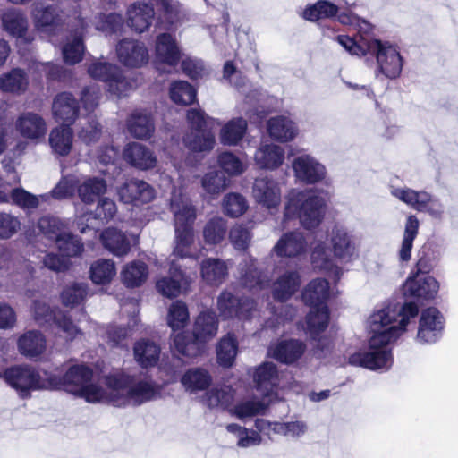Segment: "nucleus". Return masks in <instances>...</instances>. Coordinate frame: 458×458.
I'll return each mask as SVG.
<instances>
[{
    "label": "nucleus",
    "mask_w": 458,
    "mask_h": 458,
    "mask_svg": "<svg viewBox=\"0 0 458 458\" xmlns=\"http://www.w3.org/2000/svg\"><path fill=\"white\" fill-rule=\"evenodd\" d=\"M419 308L413 302L403 306L385 303L370 313L366 328L370 336V344H393L401 340L408 331L411 320L417 317Z\"/></svg>",
    "instance_id": "1"
},
{
    "label": "nucleus",
    "mask_w": 458,
    "mask_h": 458,
    "mask_svg": "<svg viewBox=\"0 0 458 458\" xmlns=\"http://www.w3.org/2000/svg\"><path fill=\"white\" fill-rule=\"evenodd\" d=\"M330 249L326 243L315 239L311 245L310 259L314 268L321 271L335 270L340 273V268L334 263V258L344 263H350L359 257V249L353 235L346 228L335 225L327 234Z\"/></svg>",
    "instance_id": "2"
},
{
    "label": "nucleus",
    "mask_w": 458,
    "mask_h": 458,
    "mask_svg": "<svg viewBox=\"0 0 458 458\" xmlns=\"http://www.w3.org/2000/svg\"><path fill=\"white\" fill-rule=\"evenodd\" d=\"M108 388L106 403L116 407L140 405L157 398L160 387L151 379H135L129 376L118 374L106 377Z\"/></svg>",
    "instance_id": "3"
},
{
    "label": "nucleus",
    "mask_w": 458,
    "mask_h": 458,
    "mask_svg": "<svg viewBox=\"0 0 458 458\" xmlns=\"http://www.w3.org/2000/svg\"><path fill=\"white\" fill-rule=\"evenodd\" d=\"M336 41L351 55L361 56L369 53L376 55L379 72L388 79L397 78L403 69V58L397 48L388 42L360 37L359 41L349 36L339 35Z\"/></svg>",
    "instance_id": "4"
},
{
    "label": "nucleus",
    "mask_w": 458,
    "mask_h": 458,
    "mask_svg": "<svg viewBox=\"0 0 458 458\" xmlns=\"http://www.w3.org/2000/svg\"><path fill=\"white\" fill-rule=\"evenodd\" d=\"M50 386L84 398L89 403L106 402L108 388L93 382V371L84 364L73 365L61 377H50Z\"/></svg>",
    "instance_id": "5"
},
{
    "label": "nucleus",
    "mask_w": 458,
    "mask_h": 458,
    "mask_svg": "<svg viewBox=\"0 0 458 458\" xmlns=\"http://www.w3.org/2000/svg\"><path fill=\"white\" fill-rule=\"evenodd\" d=\"M325 200L314 191H289L284 211V223L293 217H299L300 223L306 229L317 227L324 216Z\"/></svg>",
    "instance_id": "6"
},
{
    "label": "nucleus",
    "mask_w": 458,
    "mask_h": 458,
    "mask_svg": "<svg viewBox=\"0 0 458 458\" xmlns=\"http://www.w3.org/2000/svg\"><path fill=\"white\" fill-rule=\"evenodd\" d=\"M0 378L14 389L21 398L30 396L31 391L51 387L50 377L45 379L40 373L30 366H13L0 371Z\"/></svg>",
    "instance_id": "7"
},
{
    "label": "nucleus",
    "mask_w": 458,
    "mask_h": 458,
    "mask_svg": "<svg viewBox=\"0 0 458 458\" xmlns=\"http://www.w3.org/2000/svg\"><path fill=\"white\" fill-rule=\"evenodd\" d=\"M390 193L413 209L419 212H427L433 218L441 219L444 216V204L439 199L425 191L391 186Z\"/></svg>",
    "instance_id": "8"
},
{
    "label": "nucleus",
    "mask_w": 458,
    "mask_h": 458,
    "mask_svg": "<svg viewBox=\"0 0 458 458\" xmlns=\"http://www.w3.org/2000/svg\"><path fill=\"white\" fill-rule=\"evenodd\" d=\"M31 313L36 322L40 325L54 321L64 332L67 341H81L82 334L71 319L60 310L55 311L43 300H35L31 305Z\"/></svg>",
    "instance_id": "9"
},
{
    "label": "nucleus",
    "mask_w": 458,
    "mask_h": 458,
    "mask_svg": "<svg viewBox=\"0 0 458 458\" xmlns=\"http://www.w3.org/2000/svg\"><path fill=\"white\" fill-rule=\"evenodd\" d=\"M388 345H368L366 348L351 354L349 364L362 367L374 371H386L393 365L392 350Z\"/></svg>",
    "instance_id": "10"
},
{
    "label": "nucleus",
    "mask_w": 458,
    "mask_h": 458,
    "mask_svg": "<svg viewBox=\"0 0 458 458\" xmlns=\"http://www.w3.org/2000/svg\"><path fill=\"white\" fill-rule=\"evenodd\" d=\"M252 197L262 208L269 211L277 209L282 201L280 183L268 176L259 177L253 182Z\"/></svg>",
    "instance_id": "11"
},
{
    "label": "nucleus",
    "mask_w": 458,
    "mask_h": 458,
    "mask_svg": "<svg viewBox=\"0 0 458 458\" xmlns=\"http://www.w3.org/2000/svg\"><path fill=\"white\" fill-rule=\"evenodd\" d=\"M292 168L295 178L307 184L319 182L327 175L325 165L310 154H301L293 158Z\"/></svg>",
    "instance_id": "12"
},
{
    "label": "nucleus",
    "mask_w": 458,
    "mask_h": 458,
    "mask_svg": "<svg viewBox=\"0 0 458 458\" xmlns=\"http://www.w3.org/2000/svg\"><path fill=\"white\" fill-rule=\"evenodd\" d=\"M174 229L193 228L197 217L196 208L191 199L181 191H174L170 200Z\"/></svg>",
    "instance_id": "13"
},
{
    "label": "nucleus",
    "mask_w": 458,
    "mask_h": 458,
    "mask_svg": "<svg viewBox=\"0 0 458 458\" xmlns=\"http://www.w3.org/2000/svg\"><path fill=\"white\" fill-rule=\"evenodd\" d=\"M118 60L124 66L138 68L148 62V51L142 42L123 39L116 46Z\"/></svg>",
    "instance_id": "14"
},
{
    "label": "nucleus",
    "mask_w": 458,
    "mask_h": 458,
    "mask_svg": "<svg viewBox=\"0 0 458 458\" xmlns=\"http://www.w3.org/2000/svg\"><path fill=\"white\" fill-rule=\"evenodd\" d=\"M119 199L127 204H144L155 198V191L148 182L139 179L127 180L117 189Z\"/></svg>",
    "instance_id": "15"
},
{
    "label": "nucleus",
    "mask_w": 458,
    "mask_h": 458,
    "mask_svg": "<svg viewBox=\"0 0 458 458\" xmlns=\"http://www.w3.org/2000/svg\"><path fill=\"white\" fill-rule=\"evenodd\" d=\"M445 319L436 308L424 310L420 318L417 338L420 342L432 343L438 340L444 328Z\"/></svg>",
    "instance_id": "16"
},
{
    "label": "nucleus",
    "mask_w": 458,
    "mask_h": 458,
    "mask_svg": "<svg viewBox=\"0 0 458 458\" xmlns=\"http://www.w3.org/2000/svg\"><path fill=\"white\" fill-rule=\"evenodd\" d=\"M406 297L431 300L439 290L438 282L430 276H418L409 277L403 287Z\"/></svg>",
    "instance_id": "17"
},
{
    "label": "nucleus",
    "mask_w": 458,
    "mask_h": 458,
    "mask_svg": "<svg viewBox=\"0 0 458 458\" xmlns=\"http://www.w3.org/2000/svg\"><path fill=\"white\" fill-rule=\"evenodd\" d=\"M181 265L172 259L169 268V276L162 277L156 284L157 290L168 298L178 296L182 290L190 284L189 278L180 269Z\"/></svg>",
    "instance_id": "18"
},
{
    "label": "nucleus",
    "mask_w": 458,
    "mask_h": 458,
    "mask_svg": "<svg viewBox=\"0 0 458 458\" xmlns=\"http://www.w3.org/2000/svg\"><path fill=\"white\" fill-rule=\"evenodd\" d=\"M2 28L10 36L23 42H30L32 38L28 35V19L23 12L10 8L2 14Z\"/></svg>",
    "instance_id": "19"
},
{
    "label": "nucleus",
    "mask_w": 458,
    "mask_h": 458,
    "mask_svg": "<svg viewBox=\"0 0 458 458\" xmlns=\"http://www.w3.org/2000/svg\"><path fill=\"white\" fill-rule=\"evenodd\" d=\"M17 131L25 139L39 140L47 133V123L42 116L33 112L21 114L16 122Z\"/></svg>",
    "instance_id": "20"
},
{
    "label": "nucleus",
    "mask_w": 458,
    "mask_h": 458,
    "mask_svg": "<svg viewBox=\"0 0 458 458\" xmlns=\"http://www.w3.org/2000/svg\"><path fill=\"white\" fill-rule=\"evenodd\" d=\"M217 306L225 318H248L250 312L255 308V303L251 300H240L229 292H223L218 298Z\"/></svg>",
    "instance_id": "21"
},
{
    "label": "nucleus",
    "mask_w": 458,
    "mask_h": 458,
    "mask_svg": "<svg viewBox=\"0 0 458 458\" xmlns=\"http://www.w3.org/2000/svg\"><path fill=\"white\" fill-rule=\"evenodd\" d=\"M31 16L36 29L41 32H50L64 21L62 11L56 5L36 4Z\"/></svg>",
    "instance_id": "22"
},
{
    "label": "nucleus",
    "mask_w": 458,
    "mask_h": 458,
    "mask_svg": "<svg viewBox=\"0 0 458 458\" xmlns=\"http://www.w3.org/2000/svg\"><path fill=\"white\" fill-rule=\"evenodd\" d=\"M52 113L56 122L71 126L79 114L77 100L71 93L62 92L54 98Z\"/></svg>",
    "instance_id": "23"
},
{
    "label": "nucleus",
    "mask_w": 458,
    "mask_h": 458,
    "mask_svg": "<svg viewBox=\"0 0 458 458\" xmlns=\"http://www.w3.org/2000/svg\"><path fill=\"white\" fill-rule=\"evenodd\" d=\"M255 387L263 395L272 394L279 384V375L276 366L270 361H265L255 367L252 372Z\"/></svg>",
    "instance_id": "24"
},
{
    "label": "nucleus",
    "mask_w": 458,
    "mask_h": 458,
    "mask_svg": "<svg viewBox=\"0 0 458 458\" xmlns=\"http://www.w3.org/2000/svg\"><path fill=\"white\" fill-rule=\"evenodd\" d=\"M307 246L303 233L294 231L284 233L273 250L280 257L294 258L305 254Z\"/></svg>",
    "instance_id": "25"
},
{
    "label": "nucleus",
    "mask_w": 458,
    "mask_h": 458,
    "mask_svg": "<svg viewBox=\"0 0 458 458\" xmlns=\"http://www.w3.org/2000/svg\"><path fill=\"white\" fill-rule=\"evenodd\" d=\"M123 157L131 166L140 170H148L157 165L155 154L148 147L138 142L126 145Z\"/></svg>",
    "instance_id": "26"
},
{
    "label": "nucleus",
    "mask_w": 458,
    "mask_h": 458,
    "mask_svg": "<svg viewBox=\"0 0 458 458\" xmlns=\"http://www.w3.org/2000/svg\"><path fill=\"white\" fill-rule=\"evenodd\" d=\"M155 52L157 61L169 66H175L182 57L178 43L170 33H162L157 37Z\"/></svg>",
    "instance_id": "27"
},
{
    "label": "nucleus",
    "mask_w": 458,
    "mask_h": 458,
    "mask_svg": "<svg viewBox=\"0 0 458 458\" xmlns=\"http://www.w3.org/2000/svg\"><path fill=\"white\" fill-rule=\"evenodd\" d=\"M256 165L261 169L275 170L284 160V149L274 143L261 145L254 156Z\"/></svg>",
    "instance_id": "28"
},
{
    "label": "nucleus",
    "mask_w": 458,
    "mask_h": 458,
    "mask_svg": "<svg viewBox=\"0 0 458 458\" xmlns=\"http://www.w3.org/2000/svg\"><path fill=\"white\" fill-rule=\"evenodd\" d=\"M267 130L269 136L280 142H288L298 135V127L286 116H276L267 121Z\"/></svg>",
    "instance_id": "29"
},
{
    "label": "nucleus",
    "mask_w": 458,
    "mask_h": 458,
    "mask_svg": "<svg viewBox=\"0 0 458 458\" xmlns=\"http://www.w3.org/2000/svg\"><path fill=\"white\" fill-rule=\"evenodd\" d=\"M330 295L328 282L321 278L310 281L302 292L303 301L310 308L327 306Z\"/></svg>",
    "instance_id": "30"
},
{
    "label": "nucleus",
    "mask_w": 458,
    "mask_h": 458,
    "mask_svg": "<svg viewBox=\"0 0 458 458\" xmlns=\"http://www.w3.org/2000/svg\"><path fill=\"white\" fill-rule=\"evenodd\" d=\"M248 128L246 119L236 117L224 123L219 131V140L225 146H237L244 138Z\"/></svg>",
    "instance_id": "31"
},
{
    "label": "nucleus",
    "mask_w": 458,
    "mask_h": 458,
    "mask_svg": "<svg viewBox=\"0 0 458 458\" xmlns=\"http://www.w3.org/2000/svg\"><path fill=\"white\" fill-rule=\"evenodd\" d=\"M329 323V310L327 306L310 308L305 320L303 329L312 340H316L326 330Z\"/></svg>",
    "instance_id": "32"
},
{
    "label": "nucleus",
    "mask_w": 458,
    "mask_h": 458,
    "mask_svg": "<svg viewBox=\"0 0 458 458\" xmlns=\"http://www.w3.org/2000/svg\"><path fill=\"white\" fill-rule=\"evenodd\" d=\"M128 25L136 32L142 33L145 31L154 18V9L147 4H133L127 12Z\"/></svg>",
    "instance_id": "33"
},
{
    "label": "nucleus",
    "mask_w": 458,
    "mask_h": 458,
    "mask_svg": "<svg viewBox=\"0 0 458 458\" xmlns=\"http://www.w3.org/2000/svg\"><path fill=\"white\" fill-rule=\"evenodd\" d=\"M301 284L300 276L296 271H287L281 275L273 284L275 299L284 301L297 292Z\"/></svg>",
    "instance_id": "34"
},
{
    "label": "nucleus",
    "mask_w": 458,
    "mask_h": 458,
    "mask_svg": "<svg viewBox=\"0 0 458 458\" xmlns=\"http://www.w3.org/2000/svg\"><path fill=\"white\" fill-rule=\"evenodd\" d=\"M174 247L172 255L180 259H197L199 255L193 249L195 242L193 228L174 229Z\"/></svg>",
    "instance_id": "35"
},
{
    "label": "nucleus",
    "mask_w": 458,
    "mask_h": 458,
    "mask_svg": "<svg viewBox=\"0 0 458 458\" xmlns=\"http://www.w3.org/2000/svg\"><path fill=\"white\" fill-rule=\"evenodd\" d=\"M100 239L104 247L114 256H125L131 250L130 242L125 234L115 228L106 229Z\"/></svg>",
    "instance_id": "36"
},
{
    "label": "nucleus",
    "mask_w": 458,
    "mask_h": 458,
    "mask_svg": "<svg viewBox=\"0 0 458 458\" xmlns=\"http://www.w3.org/2000/svg\"><path fill=\"white\" fill-rule=\"evenodd\" d=\"M217 332V319L213 311H204L197 318L193 327L196 342L202 343L212 339Z\"/></svg>",
    "instance_id": "37"
},
{
    "label": "nucleus",
    "mask_w": 458,
    "mask_h": 458,
    "mask_svg": "<svg viewBox=\"0 0 458 458\" xmlns=\"http://www.w3.org/2000/svg\"><path fill=\"white\" fill-rule=\"evenodd\" d=\"M129 132L137 139H148L154 131V123L147 112L135 111L127 121Z\"/></svg>",
    "instance_id": "38"
},
{
    "label": "nucleus",
    "mask_w": 458,
    "mask_h": 458,
    "mask_svg": "<svg viewBox=\"0 0 458 458\" xmlns=\"http://www.w3.org/2000/svg\"><path fill=\"white\" fill-rule=\"evenodd\" d=\"M29 85V79L25 72L15 68L0 76V90L12 94L23 93Z\"/></svg>",
    "instance_id": "39"
},
{
    "label": "nucleus",
    "mask_w": 458,
    "mask_h": 458,
    "mask_svg": "<svg viewBox=\"0 0 458 458\" xmlns=\"http://www.w3.org/2000/svg\"><path fill=\"white\" fill-rule=\"evenodd\" d=\"M72 130L68 125L54 128L49 134V144L55 154L67 156L72 147Z\"/></svg>",
    "instance_id": "40"
},
{
    "label": "nucleus",
    "mask_w": 458,
    "mask_h": 458,
    "mask_svg": "<svg viewBox=\"0 0 458 458\" xmlns=\"http://www.w3.org/2000/svg\"><path fill=\"white\" fill-rule=\"evenodd\" d=\"M212 377L208 370L200 368L188 369L181 378V383L190 393H197L208 388Z\"/></svg>",
    "instance_id": "41"
},
{
    "label": "nucleus",
    "mask_w": 458,
    "mask_h": 458,
    "mask_svg": "<svg viewBox=\"0 0 458 458\" xmlns=\"http://www.w3.org/2000/svg\"><path fill=\"white\" fill-rule=\"evenodd\" d=\"M200 273L207 284H219L227 276V266L221 259L208 258L201 262Z\"/></svg>",
    "instance_id": "42"
},
{
    "label": "nucleus",
    "mask_w": 458,
    "mask_h": 458,
    "mask_svg": "<svg viewBox=\"0 0 458 458\" xmlns=\"http://www.w3.org/2000/svg\"><path fill=\"white\" fill-rule=\"evenodd\" d=\"M148 268L142 261H132L126 264L121 271V279L130 288L141 285L148 278Z\"/></svg>",
    "instance_id": "43"
},
{
    "label": "nucleus",
    "mask_w": 458,
    "mask_h": 458,
    "mask_svg": "<svg viewBox=\"0 0 458 458\" xmlns=\"http://www.w3.org/2000/svg\"><path fill=\"white\" fill-rule=\"evenodd\" d=\"M234 390L229 386H219L209 389L204 397V403L211 409H227L233 402Z\"/></svg>",
    "instance_id": "44"
},
{
    "label": "nucleus",
    "mask_w": 458,
    "mask_h": 458,
    "mask_svg": "<svg viewBox=\"0 0 458 458\" xmlns=\"http://www.w3.org/2000/svg\"><path fill=\"white\" fill-rule=\"evenodd\" d=\"M115 275L116 267L112 259H99L90 266L89 277L95 284H108Z\"/></svg>",
    "instance_id": "45"
},
{
    "label": "nucleus",
    "mask_w": 458,
    "mask_h": 458,
    "mask_svg": "<svg viewBox=\"0 0 458 458\" xmlns=\"http://www.w3.org/2000/svg\"><path fill=\"white\" fill-rule=\"evenodd\" d=\"M227 232V221L222 216H214L204 225L202 236L207 244L218 245L225 240Z\"/></svg>",
    "instance_id": "46"
},
{
    "label": "nucleus",
    "mask_w": 458,
    "mask_h": 458,
    "mask_svg": "<svg viewBox=\"0 0 458 458\" xmlns=\"http://www.w3.org/2000/svg\"><path fill=\"white\" fill-rule=\"evenodd\" d=\"M241 283L250 290L263 289L267 285V279L257 268L256 261L250 258L241 265Z\"/></svg>",
    "instance_id": "47"
},
{
    "label": "nucleus",
    "mask_w": 458,
    "mask_h": 458,
    "mask_svg": "<svg viewBox=\"0 0 458 458\" xmlns=\"http://www.w3.org/2000/svg\"><path fill=\"white\" fill-rule=\"evenodd\" d=\"M418 231L419 220L414 215H410L405 223L404 233L398 251L400 260L407 262L411 259L413 241L418 235Z\"/></svg>",
    "instance_id": "48"
},
{
    "label": "nucleus",
    "mask_w": 458,
    "mask_h": 458,
    "mask_svg": "<svg viewBox=\"0 0 458 458\" xmlns=\"http://www.w3.org/2000/svg\"><path fill=\"white\" fill-rule=\"evenodd\" d=\"M81 31L76 32L72 39H69L63 47V56L65 63L73 64L79 63L84 53L82 31L87 27L85 21L79 18Z\"/></svg>",
    "instance_id": "49"
},
{
    "label": "nucleus",
    "mask_w": 458,
    "mask_h": 458,
    "mask_svg": "<svg viewBox=\"0 0 458 458\" xmlns=\"http://www.w3.org/2000/svg\"><path fill=\"white\" fill-rule=\"evenodd\" d=\"M226 430L236 438V445L239 448H250L258 446L262 442L261 435L256 430L242 427L235 423L226 426Z\"/></svg>",
    "instance_id": "50"
},
{
    "label": "nucleus",
    "mask_w": 458,
    "mask_h": 458,
    "mask_svg": "<svg viewBox=\"0 0 458 458\" xmlns=\"http://www.w3.org/2000/svg\"><path fill=\"white\" fill-rule=\"evenodd\" d=\"M77 188L81 200L86 204H90L106 191V183L102 178L89 177Z\"/></svg>",
    "instance_id": "51"
},
{
    "label": "nucleus",
    "mask_w": 458,
    "mask_h": 458,
    "mask_svg": "<svg viewBox=\"0 0 458 458\" xmlns=\"http://www.w3.org/2000/svg\"><path fill=\"white\" fill-rule=\"evenodd\" d=\"M185 146L193 152H209L216 143L211 131H196L187 134L183 139Z\"/></svg>",
    "instance_id": "52"
},
{
    "label": "nucleus",
    "mask_w": 458,
    "mask_h": 458,
    "mask_svg": "<svg viewBox=\"0 0 458 458\" xmlns=\"http://www.w3.org/2000/svg\"><path fill=\"white\" fill-rule=\"evenodd\" d=\"M338 13V7L331 2L320 0L313 4L307 5L301 13L303 19L309 21H318L330 19Z\"/></svg>",
    "instance_id": "53"
},
{
    "label": "nucleus",
    "mask_w": 458,
    "mask_h": 458,
    "mask_svg": "<svg viewBox=\"0 0 458 458\" xmlns=\"http://www.w3.org/2000/svg\"><path fill=\"white\" fill-rule=\"evenodd\" d=\"M304 345H269L267 355L277 361L291 364L301 358Z\"/></svg>",
    "instance_id": "54"
},
{
    "label": "nucleus",
    "mask_w": 458,
    "mask_h": 458,
    "mask_svg": "<svg viewBox=\"0 0 458 458\" xmlns=\"http://www.w3.org/2000/svg\"><path fill=\"white\" fill-rule=\"evenodd\" d=\"M249 208L246 198L236 192H230L225 195L222 200V209L225 215L237 218L242 216Z\"/></svg>",
    "instance_id": "55"
},
{
    "label": "nucleus",
    "mask_w": 458,
    "mask_h": 458,
    "mask_svg": "<svg viewBox=\"0 0 458 458\" xmlns=\"http://www.w3.org/2000/svg\"><path fill=\"white\" fill-rule=\"evenodd\" d=\"M48 194L34 195L22 188L11 190L12 203L23 209L36 208L40 203L47 201Z\"/></svg>",
    "instance_id": "56"
},
{
    "label": "nucleus",
    "mask_w": 458,
    "mask_h": 458,
    "mask_svg": "<svg viewBox=\"0 0 458 458\" xmlns=\"http://www.w3.org/2000/svg\"><path fill=\"white\" fill-rule=\"evenodd\" d=\"M170 98L178 105H191L196 100V89L187 81H174L170 87Z\"/></svg>",
    "instance_id": "57"
},
{
    "label": "nucleus",
    "mask_w": 458,
    "mask_h": 458,
    "mask_svg": "<svg viewBox=\"0 0 458 458\" xmlns=\"http://www.w3.org/2000/svg\"><path fill=\"white\" fill-rule=\"evenodd\" d=\"M65 224L58 217L52 216H44L38 222V228L49 240H57L59 236L64 233L63 231Z\"/></svg>",
    "instance_id": "58"
},
{
    "label": "nucleus",
    "mask_w": 458,
    "mask_h": 458,
    "mask_svg": "<svg viewBox=\"0 0 458 458\" xmlns=\"http://www.w3.org/2000/svg\"><path fill=\"white\" fill-rule=\"evenodd\" d=\"M189 320V312L185 303L177 301L174 302L168 312V325L174 332L179 330L187 324Z\"/></svg>",
    "instance_id": "59"
},
{
    "label": "nucleus",
    "mask_w": 458,
    "mask_h": 458,
    "mask_svg": "<svg viewBox=\"0 0 458 458\" xmlns=\"http://www.w3.org/2000/svg\"><path fill=\"white\" fill-rule=\"evenodd\" d=\"M56 247L63 256L72 257L80 255L83 250V244L81 241L70 234L64 233L55 241Z\"/></svg>",
    "instance_id": "60"
},
{
    "label": "nucleus",
    "mask_w": 458,
    "mask_h": 458,
    "mask_svg": "<svg viewBox=\"0 0 458 458\" xmlns=\"http://www.w3.org/2000/svg\"><path fill=\"white\" fill-rule=\"evenodd\" d=\"M201 184L207 193L215 195L226 188L227 179L223 172L214 171L204 175Z\"/></svg>",
    "instance_id": "61"
},
{
    "label": "nucleus",
    "mask_w": 458,
    "mask_h": 458,
    "mask_svg": "<svg viewBox=\"0 0 458 458\" xmlns=\"http://www.w3.org/2000/svg\"><path fill=\"white\" fill-rule=\"evenodd\" d=\"M228 236L233 248L238 250L248 249L252 238L250 231L242 224L233 225L230 229Z\"/></svg>",
    "instance_id": "62"
},
{
    "label": "nucleus",
    "mask_w": 458,
    "mask_h": 458,
    "mask_svg": "<svg viewBox=\"0 0 458 458\" xmlns=\"http://www.w3.org/2000/svg\"><path fill=\"white\" fill-rule=\"evenodd\" d=\"M159 353V345H134L135 359L140 366L145 368L154 366Z\"/></svg>",
    "instance_id": "63"
},
{
    "label": "nucleus",
    "mask_w": 458,
    "mask_h": 458,
    "mask_svg": "<svg viewBox=\"0 0 458 458\" xmlns=\"http://www.w3.org/2000/svg\"><path fill=\"white\" fill-rule=\"evenodd\" d=\"M87 294V287L84 284H72L66 286L62 294V302L65 306L73 307L82 302Z\"/></svg>",
    "instance_id": "64"
}]
</instances>
